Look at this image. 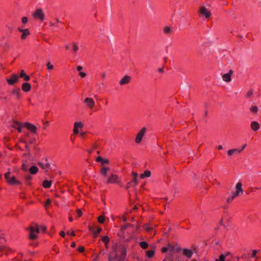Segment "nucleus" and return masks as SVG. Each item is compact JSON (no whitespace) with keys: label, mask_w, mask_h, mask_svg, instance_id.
<instances>
[{"label":"nucleus","mask_w":261,"mask_h":261,"mask_svg":"<svg viewBox=\"0 0 261 261\" xmlns=\"http://www.w3.org/2000/svg\"><path fill=\"white\" fill-rule=\"evenodd\" d=\"M181 250L180 247L169 244L168 246L162 248V251L164 253L168 252L166 255H172L173 254L179 253Z\"/></svg>","instance_id":"obj_1"},{"label":"nucleus","mask_w":261,"mask_h":261,"mask_svg":"<svg viewBox=\"0 0 261 261\" xmlns=\"http://www.w3.org/2000/svg\"><path fill=\"white\" fill-rule=\"evenodd\" d=\"M30 234L29 238L31 240H35L37 238V233L39 232V227L37 224H34L29 228Z\"/></svg>","instance_id":"obj_2"},{"label":"nucleus","mask_w":261,"mask_h":261,"mask_svg":"<svg viewBox=\"0 0 261 261\" xmlns=\"http://www.w3.org/2000/svg\"><path fill=\"white\" fill-rule=\"evenodd\" d=\"M33 16L39 19L40 21H43L44 19V15L41 9H37L33 14Z\"/></svg>","instance_id":"obj_3"},{"label":"nucleus","mask_w":261,"mask_h":261,"mask_svg":"<svg viewBox=\"0 0 261 261\" xmlns=\"http://www.w3.org/2000/svg\"><path fill=\"white\" fill-rule=\"evenodd\" d=\"M179 253L173 254L172 255H166L163 261H179Z\"/></svg>","instance_id":"obj_4"},{"label":"nucleus","mask_w":261,"mask_h":261,"mask_svg":"<svg viewBox=\"0 0 261 261\" xmlns=\"http://www.w3.org/2000/svg\"><path fill=\"white\" fill-rule=\"evenodd\" d=\"M146 131V127H143L138 133L136 138V142L137 143H139L141 142L143 137L144 136L145 132Z\"/></svg>","instance_id":"obj_5"},{"label":"nucleus","mask_w":261,"mask_h":261,"mask_svg":"<svg viewBox=\"0 0 261 261\" xmlns=\"http://www.w3.org/2000/svg\"><path fill=\"white\" fill-rule=\"evenodd\" d=\"M19 80V76L16 74H12L10 79H7L6 81L10 85H13L16 83Z\"/></svg>","instance_id":"obj_6"},{"label":"nucleus","mask_w":261,"mask_h":261,"mask_svg":"<svg viewBox=\"0 0 261 261\" xmlns=\"http://www.w3.org/2000/svg\"><path fill=\"white\" fill-rule=\"evenodd\" d=\"M84 103L90 109H93L95 105V101L94 100L89 97L86 98L84 100Z\"/></svg>","instance_id":"obj_7"},{"label":"nucleus","mask_w":261,"mask_h":261,"mask_svg":"<svg viewBox=\"0 0 261 261\" xmlns=\"http://www.w3.org/2000/svg\"><path fill=\"white\" fill-rule=\"evenodd\" d=\"M119 182L118 177L115 174H111L107 181V184H117Z\"/></svg>","instance_id":"obj_8"},{"label":"nucleus","mask_w":261,"mask_h":261,"mask_svg":"<svg viewBox=\"0 0 261 261\" xmlns=\"http://www.w3.org/2000/svg\"><path fill=\"white\" fill-rule=\"evenodd\" d=\"M233 71L232 70H230L227 73H225L222 75V78L223 80L226 82H229L231 81V76L233 74Z\"/></svg>","instance_id":"obj_9"},{"label":"nucleus","mask_w":261,"mask_h":261,"mask_svg":"<svg viewBox=\"0 0 261 261\" xmlns=\"http://www.w3.org/2000/svg\"><path fill=\"white\" fill-rule=\"evenodd\" d=\"M89 229L90 230L92 233L93 235V237L96 238L98 237V234L101 231L102 229L98 227L97 228V230H95L94 228L91 226H89Z\"/></svg>","instance_id":"obj_10"},{"label":"nucleus","mask_w":261,"mask_h":261,"mask_svg":"<svg viewBox=\"0 0 261 261\" xmlns=\"http://www.w3.org/2000/svg\"><path fill=\"white\" fill-rule=\"evenodd\" d=\"M24 126L31 130L33 133H36L37 127L32 123L25 122L24 123Z\"/></svg>","instance_id":"obj_11"},{"label":"nucleus","mask_w":261,"mask_h":261,"mask_svg":"<svg viewBox=\"0 0 261 261\" xmlns=\"http://www.w3.org/2000/svg\"><path fill=\"white\" fill-rule=\"evenodd\" d=\"M200 13L205 16L206 18H208L211 16V12L207 10L204 7H201L200 8Z\"/></svg>","instance_id":"obj_12"},{"label":"nucleus","mask_w":261,"mask_h":261,"mask_svg":"<svg viewBox=\"0 0 261 261\" xmlns=\"http://www.w3.org/2000/svg\"><path fill=\"white\" fill-rule=\"evenodd\" d=\"M13 127L17 129L19 133L22 132V127L24 126V123H21L20 122L14 121L12 125Z\"/></svg>","instance_id":"obj_13"},{"label":"nucleus","mask_w":261,"mask_h":261,"mask_svg":"<svg viewBox=\"0 0 261 261\" xmlns=\"http://www.w3.org/2000/svg\"><path fill=\"white\" fill-rule=\"evenodd\" d=\"M18 30L19 32L22 33L21 36V38L22 39H24L30 34L29 31L28 29H22L21 28H18Z\"/></svg>","instance_id":"obj_14"},{"label":"nucleus","mask_w":261,"mask_h":261,"mask_svg":"<svg viewBox=\"0 0 261 261\" xmlns=\"http://www.w3.org/2000/svg\"><path fill=\"white\" fill-rule=\"evenodd\" d=\"M130 76L128 75H125L119 82L120 85H123L128 84L130 81Z\"/></svg>","instance_id":"obj_15"},{"label":"nucleus","mask_w":261,"mask_h":261,"mask_svg":"<svg viewBox=\"0 0 261 261\" xmlns=\"http://www.w3.org/2000/svg\"><path fill=\"white\" fill-rule=\"evenodd\" d=\"M96 161L97 162H100L102 165L108 164L110 163V161L108 159H102L101 156H98L96 158Z\"/></svg>","instance_id":"obj_16"},{"label":"nucleus","mask_w":261,"mask_h":261,"mask_svg":"<svg viewBox=\"0 0 261 261\" xmlns=\"http://www.w3.org/2000/svg\"><path fill=\"white\" fill-rule=\"evenodd\" d=\"M250 127L253 131H256L259 128L260 125L257 121H254L251 123Z\"/></svg>","instance_id":"obj_17"},{"label":"nucleus","mask_w":261,"mask_h":261,"mask_svg":"<svg viewBox=\"0 0 261 261\" xmlns=\"http://www.w3.org/2000/svg\"><path fill=\"white\" fill-rule=\"evenodd\" d=\"M242 184L241 182H238L236 185V191L235 193V195H239L240 193H243V191L242 188Z\"/></svg>","instance_id":"obj_18"},{"label":"nucleus","mask_w":261,"mask_h":261,"mask_svg":"<svg viewBox=\"0 0 261 261\" xmlns=\"http://www.w3.org/2000/svg\"><path fill=\"white\" fill-rule=\"evenodd\" d=\"M242 152V150H240L238 148H234L230 149L227 151V154L229 156H232L234 154L240 153Z\"/></svg>","instance_id":"obj_19"},{"label":"nucleus","mask_w":261,"mask_h":261,"mask_svg":"<svg viewBox=\"0 0 261 261\" xmlns=\"http://www.w3.org/2000/svg\"><path fill=\"white\" fill-rule=\"evenodd\" d=\"M183 254L187 257L190 258L193 254V252L192 250L184 249H183Z\"/></svg>","instance_id":"obj_20"},{"label":"nucleus","mask_w":261,"mask_h":261,"mask_svg":"<svg viewBox=\"0 0 261 261\" xmlns=\"http://www.w3.org/2000/svg\"><path fill=\"white\" fill-rule=\"evenodd\" d=\"M31 88V85L28 83H24L22 85V89L24 92H28Z\"/></svg>","instance_id":"obj_21"},{"label":"nucleus","mask_w":261,"mask_h":261,"mask_svg":"<svg viewBox=\"0 0 261 261\" xmlns=\"http://www.w3.org/2000/svg\"><path fill=\"white\" fill-rule=\"evenodd\" d=\"M7 181L10 184H19L20 182L18 180H17L14 176H12L10 177V178L7 180Z\"/></svg>","instance_id":"obj_22"},{"label":"nucleus","mask_w":261,"mask_h":261,"mask_svg":"<svg viewBox=\"0 0 261 261\" xmlns=\"http://www.w3.org/2000/svg\"><path fill=\"white\" fill-rule=\"evenodd\" d=\"M110 170L109 167H102L100 169V173L104 176H107L108 174V171Z\"/></svg>","instance_id":"obj_23"},{"label":"nucleus","mask_w":261,"mask_h":261,"mask_svg":"<svg viewBox=\"0 0 261 261\" xmlns=\"http://www.w3.org/2000/svg\"><path fill=\"white\" fill-rule=\"evenodd\" d=\"M38 171V167L36 166H32L29 169V172L32 174H35L37 173Z\"/></svg>","instance_id":"obj_24"},{"label":"nucleus","mask_w":261,"mask_h":261,"mask_svg":"<svg viewBox=\"0 0 261 261\" xmlns=\"http://www.w3.org/2000/svg\"><path fill=\"white\" fill-rule=\"evenodd\" d=\"M132 175L133 176V179L132 181L134 183L135 186H136L138 183L137 180V177L138 174L136 172H133Z\"/></svg>","instance_id":"obj_25"},{"label":"nucleus","mask_w":261,"mask_h":261,"mask_svg":"<svg viewBox=\"0 0 261 261\" xmlns=\"http://www.w3.org/2000/svg\"><path fill=\"white\" fill-rule=\"evenodd\" d=\"M151 175V172L149 170H146L144 173L140 175V177L141 178H144L145 177H150Z\"/></svg>","instance_id":"obj_26"},{"label":"nucleus","mask_w":261,"mask_h":261,"mask_svg":"<svg viewBox=\"0 0 261 261\" xmlns=\"http://www.w3.org/2000/svg\"><path fill=\"white\" fill-rule=\"evenodd\" d=\"M51 181L45 180L43 182V186L45 188H49L51 186Z\"/></svg>","instance_id":"obj_27"},{"label":"nucleus","mask_w":261,"mask_h":261,"mask_svg":"<svg viewBox=\"0 0 261 261\" xmlns=\"http://www.w3.org/2000/svg\"><path fill=\"white\" fill-rule=\"evenodd\" d=\"M38 165L44 169H45L46 168H50V165L49 163H46L45 165H44L42 163L39 162Z\"/></svg>","instance_id":"obj_28"},{"label":"nucleus","mask_w":261,"mask_h":261,"mask_svg":"<svg viewBox=\"0 0 261 261\" xmlns=\"http://www.w3.org/2000/svg\"><path fill=\"white\" fill-rule=\"evenodd\" d=\"M154 254V250L153 249H152L151 250H148L146 251V255L148 257L151 258L152 257Z\"/></svg>","instance_id":"obj_29"},{"label":"nucleus","mask_w":261,"mask_h":261,"mask_svg":"<svg viewBox=\"0 0 261 261\" xmlns=\"http://www.w3.org/2000/svg\"><path fill=\"white\" fill-rule=\"evenodd\" d=\"M101 240L105 243L106 246L107 247V245L108 244L110 240L108 236H105L102 238Z\"/></svg>","instance_id":"obj_30"},{"label":"nucleus","mask_w":261,"mask_h":261,"mask_svg":"<svg viewBox=\"0 0 261 261\" xmlns=\"http://www.w3.org/2000/svg\"><path fill=\"white\" fill-rule=\"evenodd\" d=\"M139 245H140V247L143 249H146L148 246V243L147 242H144V241L141 242L139 243Z\"/></svg>","instance_id":"obj_31"},{"label":"nucleus","mask_w":261,"mask_h":261,"mask_svg":"<svg viewBox=\"0 0 261 261\" xmlns=\"http://www.w3.org/2000/svg\"><path fill=\"white\" fill-rule=\"evenodd\" d=\"M20 89L19 88L14 89L12 90V93L15 95L17 98L19 97V96Z\"/></svg>","instance_id":"obj_32"},{"label":"nucleus","mask_w":261,"mask_h":261,"mask_svg":"<svg viewBox=\"0 0 261 261\" xmlns=\"http://www.w3.org/2000/svg\"><path fill=\"white\" fill-rule=\"evenodd\" d=\"M225 258H226V255L222 254L219 256V258H216L215 261H225Z\"/></svg>","instance_id":"obj_33"},{"label":"nucleus","mask_w":261,"mask_h":261,"mask_svg":"<svg viewBox=\"0 0 261 261\" xmlns=\"http://www.w3.org/2000/svg\"><path fill=\"white\" fill-rule=\"evenodd\" d=\"M164 32L166 34H170L171 33V29L169 27H166L164 29Z\"/></svg>","instance_id":"obj_34"},{"label":"nucleus","mask_w":261,"mask_h":261,"mask_svg":"<svg viewBox=\"0 0 261 261\" xmlns=\"http://www.w3.org/2000/svg\"><path fill=\"white\" fill-rule=\"evenodd\" d=\"M250 111L253 113H257V112H258V108L254 106H252L251 108H250Z\"/></svg>","instance_id":"obj_35"},{"label":"nucleus","mask_w":261,"mask_h":261,"mask_svg":"<svg viewBox=\"0 0 261 261\" xmlns=\"http://www.w3.org/2000/svg\"><path fill=\"white\" fill-rule=\"evenodd\" d=\"M257 252H258V250H253L252 252L251 257L255 258V261H257V259L256 256V255Z\"/></svg>","instance_id":"obj_36"},{"label":"nucleus","mask_w":261,"mask_h":261,"mask_svg":"<svg viewBox=\"0 0 261 261\" xmlns=\"http://www.w3.org/2000/svg\"><path fill=\"white\" fill-rule=\"evenodd\" d=\"M74 125L75 126V127H80L82 128L83 126V124L81 122H76L74 123Z\"/></svg>","instance_id":"obj_37"},{"label":"nucleus","mask_w":261,"mask_h":261,"mask_svg":"<svg viewBox=\"0 0 261 261\" xmlns=\"http://www.w3.org/2000/svg\"><path fill=\"white\" fill-rule=\"evenodd\" d=\"M98 221L100 223H103L105 221V217L103 216H100L98 218Z\"/></svg>","instance_id":"obj_38"},{"label":"nucleus","mask_w":261,"mask_h":261,"mask_svg":"<svg viewBox=\"0 0 261 261\" xmlns=\"http://www.w3.org/2000/svg\"><path fill=\"white\" fill-rule=\"evenodd\" d=\"M238 196V195H235V193H234L233 194V196L231 197H229L227 199V202H231L235 197H236Z\"/></svg>","instance_id":"obj_39"},{"label":"nucleus","mask_w":261,"mask_h":261,"mask_svg":"<svg viewBox=\"0 0 261 261\" xmlns=\"http://www.w3.org/2000/svg\"><path fill=\"white\" fill-rule=\"evenodd\" d=\"M47 68L48 70H51L54 68V66L51 65L50 62H48L46 64Z\"/></svg>","instance_id":"obj_40"},{"label":"nucleus","mask_w":261,"mask_h":261,"mask_svg":"<svg viewBox=\"0 0 261 261\" xmlns=\"http://www.w3.org/2000/svg\"><path fill=\"white\" fill-rule=\"evenodd\" d=\"M22 169L24 171H28V166L25 163H23V164L22 165Z\"/></svg>","instance_id":"obj_41"},{"label":"nucleus","mask_w":261,"mask_h":261,"mask_svg":"<svg viewBox=\"0 0 261 261\" xmlns=\"http://www.w3.org/2000/svg\"><path fill=\"white\" fill-rule=\"evenodd\" d=\"M79 49L78 46L75 43H73V51L74 53H75Z\"/></svg>","instance_id":"obj_42"},{"label":"nucleus","mask_w":261,"mask_h":261,"mask_svg":"<svg viewBox=\"0 0 261 261\" xmlns=\"http://www.w3.org/2000/svg\"><path fill=\"white\" fill-rule=\"evenodd\" d=\"M51 201L49 199H48L46 200L44 205L45 207L47 208V206L50 204Z\"/></svg>","instance_id":"obj_43"},{"label":"nucleus","mask_w":261,"mask_h":261,"mask_svg":"<svg viewBox=\"0 0 261 261\" xmlns=\"http://www.w3.org/2000/svg\"><path fill=\"white\" fill-rule=\"evenodd\" d=\"M252 94H253V91L252 90H251L249 91H248V93H247L246 97L248 98L250 97Z\"/></svg>","instance_id":"obj_44"},{"label":"nucleus","mask_w":261,"mask_h":261,"mask_svg":"<svg viewBox=\"0 0 261 261\" xmlns=\"http://www.w3.org/2000/svg\"><path fill=\"white\" fill-rule=\"evenodd\" d=\"M126 254V250L125 248H123L122 252H121L122 256L123 257V256H125Z\"/></svg>","instance_id":"obj_45"},{"label":"nucleus","mask_w":261,"mask_h":261,"mask_svg":"<svg viewBox=\"0 0 261 261\" xmlns=\"http://www.w3.org/2000/svg\"><path fill=\"white\" fill-rule=\"evenodd\" d=\"M10 172H8L7 173H5V177L6 178L7 180H8L10 178Z\"/></svg>","instance_id":"obj_46"},{"label":"nucleus","mask_w":261,"mask_h":261,"mask_svg":"<svg viewBox=\"0 0 261 261\" xmlns=\"http://www.w3.org/2000/svg\"><path fill=\"white\" fill-rule=\"evenodd\" d=\"M84 247L83 246H80L78 249V251L80 252H83L84 251Z\"/></svg>","instance_id":"obj_47"},{"label":"nucleus","mask_w":261,"mask_h":261,"mask_svg":"<svg viewBox=\"0 0 261 261\" xmlns=\"http://www.w3.org/2000/svg\"><path fill=\"white\" fill-rule=\"evenodd\" d=\"M25 73L24 71V70H22L19 77H23L25 75Z\"/></svg>","instance_id":"obj_48"},{"label":"nucleus","mask_w":261,"mask_h":261,"mask_svg":"<svg viewBox=\"0 0 261 261\" xmlns=\"http://www.w3.org/2000/svg\"><path fill=\"white\" fill-rule=\"evenodd\" d=\"M22 22L23 23H25L28 22V18L26 17H23L22 18Z\"/></svg>","instance_id":"obj_49"},{"label":"nucleus","mask_w":261,"mask_h":261,"mask_svg":"<svg viewBox=\"0 0 261 261\" xmlns=\"http://www.w3.org/2000/svg\"><path fill=\"white\" fill-rule=\"evenodd\" d=\"M24 178L27 180H30L32 179V176L30 175H27Z\"/></svg>","instance_id":"obj_50"},{"label":"nucleus","mask_w":261,"mask_h":261,"mask_svg":"<svg viewBox=\"0 0 261 261\" xmlns=\"http://www.w3.org/2000/svg\"><path fill=\"white\" fill-rule=\"evenodd\" d=\"M73 133L75 134H77L79 133V130H78V128L77 127H75V126L74 125V128H73Z\"/></svg>","instance_id":"obj_51"},{"label":"nucleus","mask_w":261,"mask_h":261,"mask_svg":"<svg viewBox=\"0 0 261 261\" xmlns=\"http://www.w3.org/2000/svg\"><path fill=\"white\" fill-rule=\"evenodd\" d=\"M77 213L78 217H81L82 215V212L80 209L77 210Z\"/></svg>","instance_id":"obj_52"},{"label":"nucleus","mask_w":261,"mask_h":261,"mask_svg":"<svg viewBox=\"0 0 261 261\" xmlns=\"http://www.w3.org/2000/svg\"><path fill=\"white\" fill-rule=\"evenodd\" d=\"M80 75L82 77H84L86 76V73L85 72L81 71L80 72Z\"/></svg>","instance_id":"obj_53"},{"label":"nucleus","mask_w":261,"mask_h":261,"mask_svg":"<svg viewBox=\"0 0 261 261\" xmlns=\"http://www.w3.org/2000/svg\"><path fill=\"white\" fill-rule=\"evenodd\" d=\"M23 77H24V80L25 81H28L30 79V76L27 75H25Z\"/></svg>","instance_id":"obj_54"},{"label":"nucleus","mask_w":261,"mask_h":261,"mask_svg":"<svg viewBox=\"0 0 261 261\" xmlns=\"http://www.w3.org/2000/svg\"><path fill=\"white\" fill-rule=\"evenodd\" d=\"M41 229L42 230L43 232H45L46 229V226H41Z\"/></svg>","instance_id":"obj_55"},{"label":"nucleus","mask_w":261,"mask_h":261,"mask_svg":"<svg viewBox=\"0 0 261 261\" xmlns=\"http://www.w3.org/2000/svg\"><path fill=\"white\" fill-rule=\"evenodd\" d=\"M76 68H77V70L79 71H81L82 70L83 67H82V66H78L76 67Z\"/></svg>","instance_id":"obj_56"},{"label":"nucleus","mask_w":261,"mask_h":261,"mask_svg":"<svg viewBox=\"0 0 261 261\" xmlns=\"http://www.w3.org/2000/svg\"><path fill=\"white\" fill-rule=\"evenodd\" d=\"M158 71L162 73H163L164 72V69L163 67L159 68Z\"/></svg>","instance_id":"obj_57"},{"label":"nucleus","mask_w":261,"mask_h":261,"mask_svg":"<svg viewBox=\"0 0 261 261\" xmlns=\"http://www.w3.org/2000/svg\"><path fill=\"white\" fill-rule=\"evenodd\" d=\"M60 234L62 237H64L65 236V234L64 231H61Z\"/></svg>","instance_id":"obj_58"},{"label":"nucleus","mask_w":261,"mask_h":261,"mask_svg":"<svg viewBox=\"0 0 261 261\" xmlns=\"http://www.w3.org/2000/svg\"><path fill=\"white\" fill-rule=\"evenodd\" d=\"M130 187V182L127 183V185L126 187V189H128V188H129Z\"/></svg>","instance_id":"obj_59"},{"label":"nucleus","mask_w":261,"mask_h":261,"mask_svg":"<svg viewBox=\"0 0 261 261\" xmlns=\"http://www.w3.org/2000/svg\"><path fill=\"white\" fill-rule=\"evenodd\" d=\"M25 149H27V150L29 152L30 151V148L28 146V145L27 144H25Z\"/></svg>","instance_id":"obj_60"},{"label":"nucleus","mask_w":261,"mask_h":261,"mask_svg":"<svg viewBox=\"0 0 261 261\" xmlns=\"http://www.w3.org/2000/svg\"><path fill=\"white\" fill-rule=\"evenodd\" d=\"M246 144H244L241 149H239L240 150H242V151L245 149V148L246 147Z\"/></svg>","instance_id":"obj_61"},{"label":"nucleus","mask_w":261,"mask_h":261,"mask_svg":"<svg viewBox=\"0 0 261 261\" xmlns=\"http://www.w3.org/2000/svg\"><path fill=\"white\" fill-rule=\"evenodd\" d=\"M75 245H75V243L74 242H73V243L71 244V246L72 247H75Z\"/></svg>","instance_id":"obj_62"},{"label":"nucleus","mask_w":261,"mask_h":261,"mask_svg":"<svg viewBox=\"0 0 261 261\" xmlns=\"http://www.w3.org/2000/svg\"><path fill=\"white\" fill-rule=\"evenodd\" d=\"M145 229H147V230H150L151 229H152V228H151V227H149V226H146Z\"/></svg>","instance_id":"obj_63"},{"label":"nucleus","mask_w":261,"mask_h":261,"mask_svg":"<svg viewBox=\"0 0 261 261\" xmlns=\"http://www.w3.org/2000/svg\"><path fill=\"white\" fill-rule=\"evenodd\" d=\"M218 148L220 150L221 149H223V147L222 145H219L218 147Z\"/></svg>","instance_id":"obj_64"}]
</instances>
